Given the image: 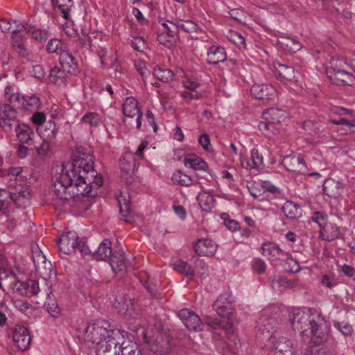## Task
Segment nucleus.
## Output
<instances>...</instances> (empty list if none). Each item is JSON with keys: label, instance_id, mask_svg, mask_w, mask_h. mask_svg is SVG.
Wrapping results in <instances>:
<instances>
[{"label": "nucleus", "instance_id": "f257e3e1", "mask_svg": "<svg viewBox=\"0 0 355 355\" xmlns=\"http://www.w3.org/2000/svg\"><path fill=\"white\" fill-rule=\"evenodd\" d=\"M73 162L53 168L54 205L64 209L72 207L74 198L88 195L93 189L100 187L103 178L94 169L92 155L83 148L73 153Z\"/></svg>", "mask_w": 355, "mask_h": 355}, {"label": "nucleus", "instance_id": "f03ea898", "mask_svg": "<svg viewBox=\"0 0 355 355\" xmlns=\"http://www.w3.org/2000/svg\"><path fill=\"white\" fill-rule=\"evenodd\" d=\"M109 327L106 321H96L89 324L85 331V341L94 345L98 354L107 352L119 345L121 333L119 330L109 329Z\"/></svg>", "mask_w": 355, "mask_h": 355}, {"label": "nucleus", "instance_id": "7ed1b4c3", "mask_svg": "<svg viewBox=\"0 0 355 355\" xmlns=\"http://www.w3.org/2000/svg\"><path fill=\"white\" fill-rule=\"evenodd\" d=\"M291 324L295 331H298L301 336H315L320 338V325L311 318V315L300 309L293 311Z\"/></svg>", "mask_w": 355, "mask_h": 355}, {"label": "nucleus", "instance_id": "20e7f679", "mask_svg": "<svg viewBox=\"0 0 355 355\" xmlns=\"http://www.w3.org/2000/svg\"><path fill=\"white\" fill-rule=\"evenodd\" d=\"M277 320L266 315H261L257 321L258 332L257 336L263 340H270L277 328Z\"/></svg>", "mask_w": 355, "mask_h": 355}, {"label": "nucleus", "instance_id": "39448f33", "mask_svg": "<svg viewBox=\"0 0 355 355\" xmlns=\"http://www.w3.org/2000/svg\"><path fill=\"white\" fill-rule=\"evenodd\" d=\"M19 123L17 112L8 104L0 105V126L6 132H11Z\"/></svg>", "mask_w": 355, "mask_h": 355}, {"label": "nucleus", "instance_id": "423d86ee", "mask_svg": "<svg viewBox=\"0 0 355 355\" xmlns=\"http://www.w3.org/2000/svg\"><path fill=\"white\" fill-rule=\"evenodd\" d=\"M10 102L28 111L37 110L41 105L39 97L34 94L21 96L19 93H15L10 96Z\"/></svg>", "mask_w": 355, "mask_h": 355}, {"label": "nucleus", "instance_id": "0eeeda50", "mask_svg": "<svg viewBox=\"0 0 355 355\" xmlns=\"http://www.w3.org/2000/svg\"><path fill=\"white\" fill-rule=\"evenodd\" d=\"M281 163L286 171L295 174H304L308 171L304 159L299 155H286Z\"/></svg>", "mask_w": 355, "mask_h": 355}, {"label": "nucleus", "instance_id": "6e6552de", "mask_svg": "<svg viewBox=\"0 0 355 355\" xmlns=\"http://www.w3.org/2000/svg\"><path fill=\"white\" fill-rule=\"evenodd\" d=\"M78 241V236L76 232H67L62 234L58 241L59 250L65 254H69L76 251Z\"/></svg>", "mask_w": 355, "mask_h": 355}, {"label": "nucleus", "instance_id": "1a4fd4ad", "mask_svg": "<svg viewBox=\"0 0 355 355\" xmlns=\"http://www.w3.org/2000/svg\"><path fill=\"white\" fill-rule=\"evenodd\" d=\"M178 315L188 329L196 331L202 329L203 324L201 320L193 311L183 309L178 312Z\"/></svg>", "mask_w": 355, "mask_h": 355}, {"label": "nucleus", "instance_id": "9d476101", "mask_svg": "<svg viewBox=\"0 0 355 355\" xmlns=\"http://www.w3.org/2000/svg\"><path fill=\"white\" fill-rule=\"evenodd\" d=\"M12 339L17 348L21 351L29 347L32 340L28 329L22 325L16 326Z\"/></svg>", "mask_w": 355, "mask_h": 355}, {"label": "nucleus", "instance_id": "9b49d317", "mask_svg": "<svg viewBox=\"0 0 355 355\" xmlns=\"http://www.w3.org/2000/svg\"><path fill=\"white\" fill-rule=\"evenodd\" d=\"M138 103L134 97H128L123 104V112L125 116L133 118L136 116V128L140 129L141 126V118L142 112L139 110Z\"/></svg>", "mask_w": 355, "mask_h": 355}, {"label": "nucleus", "instance_id": "f8f14e48", "mask_svg": "<svg viewBox=\"0 0 355 355\" xmlns=\"http://www.w3.org/2000/svg\"><path fill=\"white\" fill-rule=\"evenodd\" d=\"M327 74L330 81L338 85H350L354 80V77L350 73L345 70L336 69L334 67L327 69Z\"/></svg>", "mask_w": 355, "mask_h": 355}, {"label": "nucleus", "instance_id": "ddd939ff", "mask_svg": "<svg viewBox=\"0 0 355 355\" xmlns=\"http://www.w3.org/2000/svg\"><path fill=\"white\" fill-rule=\"evenodd\" d=\"M213 306L217 314L222 318H228L232 313V303L230 295H220L214 302Z\"/></svg>", "mask_w": 355, "mask_h": 355}, {"label": "nucleus", "instance_id": "4468645a", "mask_svg": "<svg viewBox=\"0 0 355 355\" xmlns=\"http://www.w3.org/2000/svg\"><path fill=\"white\" fill-rule=\"evenodd\" d=\"M119 163L121 176L128 181L136 168L135 155L131 152H126L120 159Z\"/></svg>", "mask_w": 355, "mask_h": 355}, {"label": "nucleus", "instance_id": "2eb2a0df", "mask_svg": "<svg viewBox=\"0 0 355 355\" xmlns=\"http://www.w3.org/2000/svg\"><path fill=\"white\" fill-rule=\"evenodd\" d=\"M217 247L216 243L211 239H200L197 240L194 250L200 256L212 257L215 254Z\"/></svg>", "mask_w": 355, "mask_h": 355}, {"label": "nucleus", "instance_id": "dca6fc26", "mask_svg": "<svg viewBox=\"0 0 355 355\" xmlns=\"http://www.w3.org/2000/svg\"><path fill=\"white\" fill-rule=\"evenodd\" d=\"M268 341L272 345V355H293L292 343L287 338L281 337L276 340L275 337H273Z\"/></svg>", "mask_w": 355, "mask_h": 355}, {"label": "nucleus", "instance_id": "f3484780", "mask_svg": "<svg viewBox=\"0 0 355 355\" xmlns=\"http://www.w3.org/2000/svg\"><path fill=\"white\" fill-rule=\"evenodd\" d=\"M14 289L20 295L27 297L37 295L40 291L38 282L33 279L27 282L17 281L15 284Z\"/></svg>", "mask_w": 355, "mask_h": 355}, {"label": "nucleus", "instance_id": "a211bd4d", "mask_svg": "<svg viewBox=\"0 0 355 355\" xmlns=\"http://www.w3.org/2000/svg\"><path fill=\"white\" fill-rule=\"evenodd\" d=\"M250 92L252 96L257 99L269 100L273 98L275 89L268 85L254 84L252 86Z\"/></svg>", "mask_w": 355, "mask_h": 355}, {"label": "nucleus", "instance_id": "6ab92c4d", "mask_svg": "<svg viewBox=\"0 0 355 355\" xmlns=\"http://www.w3.org/2000/svg\"><path fill=\"white\" fill-rule=\"evenodd\" d=\"M261 249L262 254L270 260L281 259L286 255V252L274 243H263Z\"/></svg>", "mask_w": 355, "mask_h": 355}, {"label": "nucleus", "instance_id": "aec40b11", "mask_svg": "<svg viewBox=\"0 0 355 355\" xmlns=\"http://www.w3.org/2000/svg\"><path fill=\"white\" fill-rule=\"evenodd\" d=\"M207 63L209 64H217L224 62L226 58V51L221 46H211L207 52Z\"/></svg>", "mask_w": 355, "mask_h": 355}, {"label": "nucleus", "instance_id": "412c9836", "mask_svg": "<svg viewBox=\"0 0 355 355\" xmlns=\"http://www.w3.org/2000/svg\"><path fill=\"white\" fill-rule=\"evenodd\" d=\"M287 118V113L282 110L271 107L262 113L263 120H266L270 123V121L274 123L280 124L284 122Z\"/></svg>", "mask_w": 355, "mask_h": 355}, {"label": "nucleus", "instance_id": "4be33fe9", "mask_svg": "<svg viewBox=\"0 0 355 355\" xmlns=\"http://www.w3.org/2000/svg\"><path fill=\"white\" fill-rule=\"evenodd\" d=\"M59 62L62 69L69 73H73L76 71L78 64L75 58L70 53L67 49L61 51L59 57Z\"/></svg>", "mask_w": 355, "mask_h": 355}, {"label": "nucleus", "instance_id": "5701e85b", "mask_svg": "<svg viewBox=\"0 0 355 355\" xmlns=\"http://www.w3.org/2000/svg\"><path fill=\"white\" fill-rule=\"evenodd\" d=\"M276 75L282 82H291L295 80V71L293 67L281 63L275 65Z\"/></svg>", "mask_w": 355, "mask_h": 355}, {"label": "nucleus", "instance_id": "b1692460", "mask_svg": "<svg viewBox=\"0 0 355 355\" xmlns=\"http://www.w3.org/2000/svg\"><path fill=\"white\" fill-rule=\"evenodd\" d=\"M10 198L17 206L24 208L30 205L31 200L29 188L27 186L21 187L19 191L11 193Z\"/></svg>", "mask_w": 355, "mask_h": 355}, {"label": "nucleus", "instance_id": "393cba45", "mask_svg": "<svg viewBox=\"0 0 355 355\" xmlns=\"http://www.w3.org/2000/svg\"><path fill=\"white\" fill-rule=\"evenodd\" d=\"M37 131L44 140L49 142L53 141L57 135L56 125L52 120L46 121L43 125L39 127Z\"/></svg>", "mask_w": 355, "mask_h": 355}, {"label": "nucleus", "instance_id": "a878e982", "mask_svg": "<svg viewBox=\"0 0 355 355\" xmlns=\"http://www.w3.org/2000/svg\"><path fill=\"white\" fill-rule=\"evenodd\" d=\"M167 22L173 25V28H177V35L178 34L179 29L189 33L201 31L200 26L191 20L179 19L175 22L171 21H167Z\"/></svg>", "mask_w": 355, "mask_h": 355}, {"label": "nucleus", "instance_id": "bb28decb", "mask_svg": "<svg viewBox=\"0 0 355 355\" xmlns=\"http://www.w3.org/2000/svg\"><path fill=\"white\" fill-rule=\"evenodd\" d=\"M279 44L287 52L295 53L302 48V44L296 39L281 36L279 39Z\"/></svg>", "mask_w": 355, "mask_h": 355}, {"label": "nucleus", "instance_id": "cd10ccee", "mask_svg": "<svg viewBox=\"0 0 355 355\" xmlns=\"http://www.w3.org/2000/svg\"><path fill=\"white\" fill-rule=\"evenodd\" d=\"M282 211L286 217L293 220L297 219L302 216L300 206L292 201H286L284 203Z\"/></svg>", "mask_w": 355, "mask_h": 355}, {"label": "nucleus", "instance_id": "c85d7f7f", "mask_svg": "<svg viewBox=\"0 0 355 355\" xmlns=\"http://www.w3.org/2000/svg\"><path fill=\"white\" fill-rule=\"evenodd\" d=\"M13 129L20 143H28L34 137L32 129L26 124H18Z\"/></svg>", "mask_w": 355, "mask_h": 355}, {"label": "nucleus", "instance_id": "c756f323", "mask_svg": "<svg viewBox=\"0 0 355 355\" xmlns=\"http://www.w3.org/2000/svg\"><path fill=\"white\" fill-rule=\"evenodd\" d=\"M112 249L111 242L107 240H103L99 245L97 250L94 251L92 254V257L96 260H105V259L112 258Z\"/></svg>", "mask_w": 355, "mask_h": 355}, {"label": "nucleus", "instance_id": "7c9ffc66", "mask_svg": "<svg viewBox=\"0 0 355 355\" xmlns=\"http://www.w3.org/2000/svg\"><path fill=\"white\" fill-rule=\"evenodd\" d=\"M197 201L203 211H209L215 205V199L209 193L202 191L197 196Z\"/></svg>", "mask_w": 355, "mask_h": 355}, {"label": "nucleus", "instance_id": "2f4dec72", "mask_svg": "<svg viewBox=\"0 0 355 355\" xmlns=\"http://www.w3.org/2000/svg\"><path fill=\"white\" fill-rule=\"evenodd\" d=\"M320 234L324 240L331 241L338 237L340 229L336 224L327 223V225L320 230Z\"/></svg>", "mask_w": 355, "mask_h": 355}, {"label": "nucleus", "instance_id": "473e14b6", "mask_svg": "<svg viewBox=\"0 0 355 355\" xmlns=\"http://www.w3.org/2000/svg\"><path fill=\"white\" fill-rule=\"evenodd\" d=\"M50 81L55 85H65L67 82V75L66 71L61 69L58 67H53L49 75Z\"/></svg>", "mask_w": 355, "mask_h": 355}, {"label": "nucleus", "instance_id": "72a5a7b5", "mask_svg": "<svg viewBox=\"0 0 355 355\" xmlns=\"http://www.w3.org/2000/svg\"><path fill=\"white\" fill-rule=\"evenodd\" d=\"M184 165L194 170L206 171L208 168L207 164L200 157L196 155H188L184 160Z\"/></svg>", "mask_w": 355, "mask_h": 355}, {"label": "nucleus", "instance_id": "f704fd0d", "mask_svg": "<svg viewBox=\"0 0 355 355\" xmlns=\"http://www.w3.org/2000/svg\"><path fill=\"white\" fill-rule=\"evenodd\" d=\"M176 37L177 28H173V29H168V33H162L158 34L157 40L160 44L170 49L174 45Z\"/></svg>", "mask_w": 355, "mask_h": 355}, {"label": "nucleus", "instance_id": "c9c22d12", "mask_svg": "<svg viewBox=\"0 0 355 355\" xmlns=\"http://www.w3.org/2000/svg\"><path fill=\"white\" fill-rule=\"evenodd\" d=\"M172 266L175 270L185 275L188 278L192 279L193 277L194 269L187 262L181 259H175L173 261Z\"/></svg>", "mask_w": 355, "mask_h": 355}, {"label": "nucleus", "instance_id": "e433bc0d", "mask_svg": "<svg viewBox=\"0 0 355 355\" xmlns=\"http://www.w3.org/2000/svg\"><path fill=\"white\" fill-rule=\"evenodd\" d=\"M280 124L274 123L270 121L268 123L266 120L261 121L259 123V129L268 138H271L279 133Z\"/></svg>", "mask_w": 355, "mask_h": 355}, {"label": "nucleus", "instance_id": "4c0bfd02", "mask_svg": "<svg viewBox=\"0 0 355 355\" xmlns=\"http://www.w3.org/2000/svg\"><path fill=\"white\" fill-rule=\"evenodd\" d=\"M67 49V46L61 40L53 38L48 41L46 50L49 53L60 54L61 51H64Z\"/></svg>", "mask_w": 355, "mask_h": 355}, {"label": "nucleus", "instance_id": "58836bf2", "mask_svg": "<svg viewBox=\"0 0 355 355\" xmlns=\"http://www.w3.org/2000/svg\"><path fill=\"white\" fill-rule=\"evenodd\" d=\"M51 3L54 8H58L63 18L69 19L71 8L73 6L72 0H51Z\"/></svg>", "mask_w": 355, "mask_h": 355}, {"label": "nucleus", "instance_id": "ea45409f", "mask_svg": "<svg viewBox=\"0 0 355 355\" xmlns=\"http://www.w3.org/2000/svg\"><path fill=\"white\" fill-rule=\"evenodd\" d=\"M191 261L193 262L194 275L196 274L200 277H206L208 275V267L204 261L197 257H193Z\"/></svg>", "mask_w": 355, "mask_h": 355}, {"label": "nucleus", "instance_id": "a19ab883", "mask_svg": "<svg viewBox=\"0 0 355 355\" xmlns=\"http://www.w3.org/2000/svg\"><path fill=\"white\" fill-rule=\"evenodd\" d=\"M172 180L182 186L189 187L196 182V180L189 176L180 171L175 172L172 177Z\"/></svg>", "mask_w": 355, "mask_h": 355}, {"label": "nucleus", "instance_id": "79ce46f5", "mask_svg": "<svg viewBox=\"0 0 355 355\" xmlns=\"http://www.w3.org/2000/svg\"><path fill=\"white\" fill-rule=\"evenodd\" d=\"M153 76L158 80L166 83L171 82L174 78L173 71L168 69H155L153 71Z\"/></svg>", "mask_w": 355, "mask_h": 355}, {"label": "nucleus", "instance_id": "37998d69", "mask_svg": "<svg viewBox=\"0 0 355 355\" xmlns=\"http://www.w3.org/2000/svg\"><path fill=\"white\" fill-rule=\"evenodd\" d=\"M46 311L53 318H57L60 316V309L55 299L49 297L44 304Z\"/></svg>", "mask_w": 355, "mask_h": 355}, {"label": "nucleus", "instance_id": "c03bdc74", "mask_svg": "<svg viewBox=\"0 0 355 355\" xmlns=\"http://www.w3.org/2000/svg\"><path fill=\"white\" fill-rule=\"evenodd\" d=\"M80 122L82 123L89 124L91 126L97 127L101 123V118L96 112H89L82 117Z\"/></svg>", "mask_w": 355, "mask_h": 355}, {"label": "nucleus", "instance_id": "a18cd8bd", "mask_svg": "<svg viewBox=\"0 0 355 355\" xmlns=\"http://www.w3.org/2000/svg\"><path fill=\"white\" fill-rule=\"evenodd\" d=\"M130 196L121 193L118 198L117 201L120 208V213L123 217H126L130 213Z\"/></svg>", "mask_w": 355, "mask_h": 355}, {"label": "nucleus", "instance_id": "49530a36", "mask_svg": "<svg viewBox=\"0 0 355 355\" xmlns=\"http://www.w3.org/2000/svg\"><path fill=\"white\" fill-rule=\"evenodd\" d=\"M109 261L114 271H123L127 269V261L123 257L116 259V257H112Z\"/></svg>", "mask_w": 355, "mask_h": 355}, {"label": "nucleus", "instance_id": "de8ad7c7", "mask_svg": "<svg viewBox=\"0 0 355 355\" xmlns=\"http://www.w3.org/2000/svg\"><path fill=\"white\" fill-rule=\"evenodd\" d=\"M271 284L273 288L282 291L284 288L291 287V284L284 278L275 277L271 279Z\"/></svg>", "mask_w": 355, "mask_h": 355}, {"label": "nucleus", "instance_id": "09e8293b", "mask_svg": "<svg viewBox=\"0 0 355 355\" xmlns=\"http://www.w3.org/2000/svg\"><path fill=\"white\" fill-rule=\"evenodd\" d=\"M334 327L336 328L345 336H351L353 332L352 326L347 322H335Z\"/></svg>", "mask_w": 355, "mask_h": 355}, {"label": "nucleus", "instance_id": "8fccbe9b", "mask_svg": "<svg viewBox=\"0 0 355 355\" xmlns=\"http://www.w3.org/2000/svg\"><path fill=\"white\" fill-rule=\"evenodd\" d=\"M132 47L139 52H144L147 49V44L142 37H135L131 41Z\"/></svg>", "mask_w": 355, "mask_h": 355}, {"label": "nucleus", "instance_id": "3c124183", "mask_svg": "<svg viewBox=\"0 0 355 355\" xmlns=\"http://www.w3.org/2000/svg\"><path fill=\"white\" fill-rule=\"evenodd\" d=\"M327 215L322 211H315L312 216V220L317 223L320 229H322L327 223Z\"/></svg>", "mask_w": 355, "mask_h": 355}, {"label": "nucleus", "instance_id": "603ef678", "mask_svg": "<svg viewBox=\"0 0 355 355\" xmlns=\"http://www.w3.org/2000/svg\"><path fill=\"white\" fill-rule=\"evenodd\" d=\"M230 40L235 44L240 49H245L246 43L245 38L238 32H233L230 35Z\"/></svg>", "mask_w": 355, "mask_h": 355}, {"label": "nucleus", "instance_id": "864d4df0", "mask_svg": "<svg viewBox=\"0 0 355 355\" xmlns=\"http://www.w3.org/2000/svg\"><path fill=\"white\" fill-rule=\"evenodd\" d=\"M11 192L6 189H0V210L6 209L9 205Z\"/></svg>", "mask_w": 355, "mask_h": 355}, {"label": "nucleus", "instance_id": "5fc2aeb1", "mask_svg": "<svg viewBox=\"0 0 355 355\" xmlns=\"http://www.w3.org/2000/svg\"><path fill=\"white\" fill-rule=\"evenodd\" d=\"M78 249L81 255L84 257H92V250L87 245L84 239H81L78 243L77 248Z\"/></svg>", "mask_w": 355, "mask_h": 355}, {"label": "nucleus", "instance_id": "6e6d98bb", "mask_svg": "<svg viewBox=\"0 0 355 355\" xmlns=\"http://www.w3.org/2000/svg\"><path fill=\"white\" fill-rule=\"evenodd\" d=\"M36 153L40 157H44L47 156L50 150L49 141L44 140L40 146L35 147Z\"/></svg>", "mask_w": 355, "mask_h": 355}, {"label": "nucleus", "instance_id": "4d7b16f0", "mask_svg": "<svg viewBox=\"0 0 355 355\" xmlns=\"http://www.w3.org/2000/svg\"><path fill=\"white\" fill-rule=\"evenodd\" d=\"M12 44L14 48L24 45L23 37L19 30H15L11 35Z\"/></svg>", "mask_w": 355, "mask_h": 355}, {"label": "nucleus", "instance_id": "13d9d810", "mask_svg": "<svg viewBox=\"0 0 355 355\" xmlns=\"http://www.w3.org/2000/svg\"><path fill=\"white\" fill-rule=\"evenodd\" d=\"M141 283L144 284V286L146 287L148 292L150 294L151 296L154 297H158V293H157V285L156 283L153 282V280H148L145 283H143L141 281Z\"/></svg>", "mask_w": 355, "mask_h": 355}, {"label": "nucleus", "instance_id": "bf43d9fd", "mask_svg": "<svg viewBox=\"0 0 355 355\" xmlns=\"http://www.w3.org/2000/svg\"><path fill=\"white\" fill-rule=\"evenodd\" d=\"M251 160L254 162V166L257 168L263 164V158L257 149L253 148L251 150Z\"/></svg>", "mask_w": 355, "mask_h": 355}, {"label": "nucleus", "instance_id": "052dcab7", "mask_svg": "<svg viewBox=\"0 0 355 355\" xmlns=\"http://www.w3.org/2000/svg\"><path fill=\"white\" fill-rule=\"evenodd\" d=\"M125 343L117 345V349L120 354L123 355H139V351L136 349H129L128 346H124Z\"/></svg>", "mask_w": 355, "mask_h": 355}, {"label": "nucleus", "instance_id": "680f3d73", "mask_svg": "<svg viewBox=\"0 0 355 355\" xmlns=\"http://www.w3.org/2000/svg\"><path fill=\"white\" fill-rule=\"evenodd\" d=\"M13 304L17 309L24 313H25L31 307V305L29 303L19 299L15 300L13 301Z\"/></svg>", "mask_w": 355, "mask_h": 355}, {"label": "nucleus", "instance_id": "e2e57ef3", "mask_svg": "<svg viewBox=\"0 0 355 355\" xmlns=\"http://www.w3.org/2000/svg\"><path fill=\"white\" fill-rule=\"evenodd\" d=\"M31 119L33 123L38 125L40 127L46 122V116L43 112H35L32 116Z\"/></svg>", "mask_w": 355, "mask_h": 355}, {"label": "nucleus", "instance_id": "0e129e2a", "mask_svg": "<svg viewBox=\"0 0 355 355\" xmlns=\"http://www.w3.org/2000/svg\"><path fill=\"white\" fill-rule=\"evenodd\" d=\"M286 264L288 265V268H286V270L290 272H297L300 270L299 263L293 258H288Z\"/></svg>", "mask_w": 355, "mask_h": 355}, {"label": "nucleus", "instance_id": "69168bd1", "mask_svg": "<svg viewBox=\"0 0 355 355\" xmlns=\"http://www.w3.org/2000/svg\"><path fill=\"white\" fill-rule=\"evenodd\" d=\"M135 67L142 78H146L150 74V71L146 68L144 62L141 61L136 62Z\"/></svg>", "mask_w": 355, "mask_h": 355}, {"label": "nucleus", "instance_id": "338daca9", "mask_svg": "<svg viewBox=\"0 0 355 355\" xmlns=\"http://www.w3.org/2000/svg\"><path fill=\"white\" fill-rule=\"evenodd\" d=\"M335 184V182L332 180H328L324 182L323 184V190L325 194L331 198H336L337 193H334L333 191L331 190V187Z\"/></svg>", "mask_w": 355, "mask_h": 355}, {"label": "nucleus", "instance_id": "774afa93", "mask_svg": "<svg viewBox=\"0 0 355 355\" xmlns=\"http://www.w3.org/2000/svg\"><path fill=\"white\" fill-rule=\"evenodd\" d=\"M341 271L345 275L352 278L355 281V269L352 266L344 264L341 267Z\"/></svg>", "mask_w": 355, "mask_h": 355}]
</instances>
